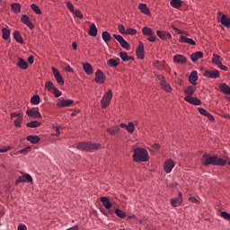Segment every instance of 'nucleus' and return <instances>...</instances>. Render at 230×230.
Wrapping results in <instances>:
<instances>
[{
  "mask_svg": "<svg viewBox=\"0 0 230 230\" xmlns=\"http://www.w3.org/2000/svg\"><path fill=\"white\" fill-rule=\"evenodd\" d=\"M202 166H226L227 164V161L226 159L219 158L217 155H209L208 153H204L202 155L201 160Z\"/></svg>",
  "mask_w": 230,
  "mask_h": 230,
  "instance_id": "nucleus-1",
  "label": "nucleus"
},
{
  "mask_svg": "<svg viewBox=\"0 0 230 230\" xmlns=\"http://www.w3.org/2000/svg\"><path fill=\"white\" fill-rule=\"evenodd\" d=\"M132 159L134 163H146L150 159L148 151L143 147H137L133 150Z\"/></svg>",
  "mask_w": 230,
  "mask_h": 230,
  "instance_id": "nucleus-2",
  "label": "nucleus"
},
{
  "mask_svg": "<svg viewBox=\"0 0 230 230\" xmlns=\"http://www.w3.org/2000/svg\"><path fill=\"white\" fill-rule=\"evenodd\" d=\"M75 148L82 150V152H94V150H100L102 148V144L92 141H82L76 145Z\"/></svg>",
  "mask_w": 230,
  "mask_h": 230,
  "instance_id": "nucleus-3",
  "label": "nucleus"
},
{
  "mask_svg": "<svg viewBox=\"0 0 230 230\" xmlns=\"http://www.w3.org/2000/svg\"><path fill=\"white\" fill-rule=\"evenodd\" d=\"M112 100V90L109 89L101 100L102 109H107L111 105Z\"/></svg>",
  "mask_w": 230,
  "mask_h": 230,
  "instance_id": "nucleus-4",
  "label": "nucleus"
},
{
  "mask_svg": "<svg viewBox=\"0 0 230 230\" xmlns=\"http://www.w3.org/2000/svg\"><path fill=\"white\" fill-rule=\"evenodd\" d=\"M112 37H113V39L118 40V42L120 44V46H121V48H123V49H127V51H129L130 44H128V42H127V40H125L123 36L118 35V34H113Z\"/></svg>",
  "mask_w": 230,
  "mask_h": 230,
  "instance_id": "nucleus-5",
  "label": "nucleus"
},
{
  "mask_svg": "<svg viewBox=\"0 0 230 230\" xmlns=\"http://www.w3.org/2000/svg\"><path fill=\"white\" fill-rule=\"evenodd\" d=\"M107 80V76H105V74L103 73V71L102 69H97V71L95 72V78H94V82L95 84H105Z\"/></svg>",
  "mask_w": 230,
  "mask_h": 230,
  "instance_id": "nucleus-6",
  "label": "nucleus"
},
{
  "mask_svg": "<svg viewBox=\"0 0 230 230\" xmlns=\"http://www.w3.org/2000/svg\"><path fill=\"white\" fill-rule=\"evenodd\" d=\"M203 76H205V78H211L212 80H217V78H220V71L217 69L206 70L203 73Z\"/></svg>",
  "mask_w": 230,
  "mask_h": 230,
  "instance_id": "nucleus-7",
  "label": "nucleus"
},
{
  "mask_svg": "<svg viewBox=\"0 0 230 230\" xmlns=\"http://www.w3.org/2000/svg\"><path fill=\"white\" fill-rule=\"evenodd\" d=\"M136 55L138 60L145 59V44H143L142 41H140L137 47Z\"/></svg>",
  "mask_w": 230,
  "mask_h": 230,
  "instance_id": "nucleus-8",
  "label": "nucleus"
},
{
  "mask_svg": "<svg viewBox=\"0 0 230 230\" xmlns=\"http://www.w3.org/2000/svg\"><path fill=\"white\" fill-rule=\"evenodd\" d=\"M73 103H75V101L71 99H58L57 102V107H70Z\"/></svg>",
  "mask_w": 230,
  "mask_h": 230,
  "instance_id": "nucleus-9",
  "label": "nucleus"
},
{
  "mask_svg": "<svg viewBox=\"0 0 230 230\" xmlns=\"http://www.w3.org/2000/svg\"><path fill=\"white\" fill-rule=\"evenodd\" d=\"M52 73L54 75V78H56L57 84H58V85H64V77H62V75L60 74L58 69L52 67Z\"/></svg>",
  "mask_w": 230,
  "mask_h": 230,
  "instance_id": "nucleus-10",
  "label": "nucleus"
},
{
  "mask_svg": "<svg viewBox=\"0 0 230 230\" xmlns=\"http://www.w3.org/2000/svg\"><path fill=\"white\" fill-rule=\"evenodd\" d=\"M21 182H33V178L30 174H23L22 176L18 177L15 181V186L21 184Z\"/></svg>",
  "mask_w": 230,
  "mask_h": 230,
  "instance_id": "nucleus-11",
  "label": "nucleus"
},
{
  "mask_svg": "<svg viewBox=\"0 0 230 230\" xmlns=\"http://www.w3.org/2000/svg\"><path fill=\"white\" fill-rule=\"evenodd\" d=\"M184 101L190 103V105H202V101L198 97H193V95L185 96Z\"/></svg>",
  "mask_w": 230,
  "mask_h": 230,
  "instance_id": "nucleus-12",
  "label": "nucleus"
},
{
  "mask_svg": "<svg viewBox=\"0 0 230 230\" xmlns=\"http://www.w3.org/2000/svg\"><path fill=\"white\" fill-rule=\"evenodd\" d=\"M174 167L175 163L173 162V160L169 159L165 161L164 164V172H165V173H170Z\"/></svg>",
  "mask_w": 230,
  "mask_h": 230,
  "instance_id": "nucleus-13",
  "label": "nucleus"
},
{
  "mask_svg": "<svg viewBox=\"0 0 230 230\" xmlns=\"http://www.w3.org/2000/svg\"><path fill=\"white\" fill-rule=\"evenodd\" d=\"M156 35L161 40H172V33L166 31H157Z\"/></svg>",
  "mask_w": 230,
  "mask_h": 230,
  "instance_id": "nucleus-14",
  "label": "nucleus"
},
{
  "mask_svg": "<svg viewBox=\"0 0 230 230\" xmlns=\"http://www.w3.org/2000/svg\"><path fill=\"white\" fill-rule=\"evenodd\" d=\"M178 41L180 42V44H189L190 46H197V42H195L193 39L188 38L184 35H181Z\"/></svg>",
  "mask_w": 230,
  "mask_h": 230,
  "instance_id": "nucleus-15",
  "label": "nucleus"
},
{
  "mask_svg": "<svg viewBox=\"0 0 230 230\" xmlns=\"http://www.w3.org/2000/svg\"><path fill=\"white\" fill-rule=\"evenodd\" d=\"M21 22L25 24V26H27L29 30H33V28H35V25L33 24V22H31L30 17L26 14L22 15Z\"/></svg>",
  "mask_w": 230,
  "mask_h": 230,
  "instance_id": "nucleus-16",
  "label": "nucleus"
},
{
  "mask_svg": "<svg viewBox=\"0 0 230 230\" xmlns=\"http://www.w3.org/2000/svg\"><path fill=\"white\" fill-rule=\"evenodd\" d=\"M26 114L27 116H29L30 118H42V116L40 115V112L39 111V110H35L34 108L29 109L26 111Z\"/></svg>",
  "mask_w": 230,
  "mask_h": 230,
  "instance_id": "nucleus-17",
  "label": "nucleus"
},
{
  "mask_svg": "<svg viewBox=\"0 0 230 230\" xmlns=\"http://www.w3.org/2000/svg\"><path fill=\"white\" fill-rule=\"evenodd\" d=\"M172 58H173V62H175L176 64H186L188 62V58H186L185 56L181 54H177L173 56Z\"/></svg>",
  "mask_w": 230,
  "mask_h": 230,
  "instance_id": "nucleus-18",
  "label": "nucleus"
},
{
  "mask_svg": "<svg viewBox=\"0 0 230 230\" xmlns=\"http://www.w3.org/2000/svg\"><path fill=\"white\" fill-rule=\"evenodd\" d=\"M177 204H178V206H181V204H182L181 192L178 193V198H174V199H171V205L172 206V208H177Z\"/></svg>",
  "mask_w": 230,
  "mask_h": 230,
  "instance_id": "nucleus-19",
  "label": "nucleus"
},
{
  "mask_svg": "<svg viewBox=\"0 0 230 230\" xmlns=\"http://www.w3.org/2000/svg\"><path fill=\"white\" fill-rule=\"evenodd\" d=\"M197 91L196 85H189L184 90L183 93L186 94V96H193L195 94V92Z\"/></svg>",
  "mask_w": 230,
  "mask_h": 230,
  "instance_id": "nucleus-20",
  "label": "nucleus"
},
{
  "mask_svg": "<svg viewBox=\"0 0 230 230\" xmlns=\"http://www.w3.org/2000/svg\"><path fill=\"white\" fill-rule=\"evenodd\" d=\"M197 80H199V75L197 70H194L189 76V82L191 84V85H197Z\"/></svg>",
  "mask_w": 230,
  "mask_h": 230,
  "instance_id": "nucleus-21",
  "label": "nucleus"
},
{
  "mask_svg": "<svg viewBox=\"0 0 230 230\" xmlns=\"http://www.w3.org/2000/svg\"><path fill=\"white\" fill-rule=\"evenodd\" d=\"M219 89H220L221 93H223L224 94H230V86L227 85L226 83L220 84ZM228 102H230V97L228 99Z\"/></svg>",
  "mask_w": 230,
  "mask_h": 230,
  "instance_id": "nucleus-22",
  "label": "nucleus"
},
{
  "mask_svg": "<svg viewBox=\"0 0 230 230\" xmlns=\"http://www.w3.org/2000/svg\"><path fill=\"white\" fill-rule=\"evenodd\" d=\"M138 10H140L141 13H144L145 15H151L150 9H148L146 4H139Z\"/></svg>",
  "mask_w": 230,
  "mask_h": 230,
  "instance_id": "nucleus-23",
  "label": "nucleus"
},
{
  "mask_svg": "<svg viewBox=\"0 0 230 230\" xmlns=\"http://www.w3.org/2000/svg\"><path fill=\"white\" fill-rule=\"evenodd\" d=\"M199 58H204V53L202 51H198L190 55L192 62H197Z\"/></svg>",
  "mask_w": 230,
  "mask_h": 230,
  "instance_id": "nucleus-24",
  "label": "nucleus"
},
{
  "mask_svg": "<svg viewBox=\"0 0 230 230\" xmlns=\"http://www.w3.org/2000/svg\"><path fill=\"white\" fill-rule=\"evenodd\" d=\"M101 202L105 209H111V208H112V203L109 200L107 197H102Z\"/></svg>",
  "mask_w": 230,
  "mask_h": 230,
  "instance_id": "nucleus-25",
  "label": "nucleus"
},
{
  "mask_svg": "<svg viewBox=\"0 0 230 230\" xmlns=\"http://www.w3.org/2000/svg\"><path fill=\"white\" fill-rule=\"evenodd\" d=\"M18 60L19 62L16 63L17 67L23 70L28 69V62H26V60H24L22 58H19Z\"/></svg>",
  "mask_w": 230,
  "mask_h": 230,
  "instance_id": "nucleus-26",
  "label": "nucleus"
},
{
  "mask_svg": "<svg viewBox=\"0 0 230 230\" xmlns=\"http://www.w3.org/2000/svg\"><path fill=\"white\" fill-rule=\"evenodd\" d=\"M119 65V58H111L109 60H107V66L109 67H118V66Z\"/></svg>",
  "mask_w": 230,
  "mask_h": 230,
  "instance_id": "nucleus-27",
  "label": "nucleus"
},
{
  "mask_svg": "<svg viewBox=\"0 0 230 230\" xmlns=\"http://www.w3.org/2000/svg\"><path fill=\"white\" fill-rule=\"evenodd\" d=\"M13 39L16 42H18V44H24V40L22 39V36L19 31H15L13 32Z\"/></svg>",
  "mask_w": 230,
  "mask_h": 230,
  "instance_id": "nucleus-28",
  "label": "nucleus"
},
{
  "mask_svg": "<svg viewBox=\"0 0 230 230\" xmlns=\"http://www.w3.org/2000/svg\"><path fill=\"white\" fill-rule=\"evenodd\" d=\"M88 34L90 35V37H96V35H98V28H96V24L92 23L90 25Z\"/></svg>",
  "mask_w": 230,
  "mask_h": 230,
  "instance_id": "nucleus-29",
  "label": "nucleus"
},
{
  "mask_svg": "<svg viewBox=\"0 0 230 230\" xmlns=\"http://www.w3.org/2000/svg\"><path fill=\"white\" fill-rule=\"evenodd\" d=\"M222 60H223V58L221 56H219L217 54H213L212 64H215L218 67L219 66H221Z\"/></svg>",
  "mask_w": 230,
  "mask_h": 230,
  "instance_id": "nucleus-30",
  "label": "nucleus"
},
{
  "mask_svg": "<svg viewBox=\"0 0 230 230\" xmlns=\"http://www.w3.org/2000/svg\"><path fill=\"white\" fill-rule=\"evenodd\" d=\"M160 86L163 91H165V93H172V85H170L166 81L160 82Z\"/></svg>",
  "mask_w": 230,
  "mask_h": 230,
  "instance_id": "nucleus-31",
  "label": "nucleus"
},
{
  "mask_svg": "<svg viewBox=\"0 0 230 230\" xmlns=\"http://www.w3.org/2000/svg\"><path fill=\"white\" fill-rule=\"evenodd\" d=\"M27 141H29L32 145H37V143L40 141V137L39 136L29 135L27 137Z\"/></svg>",
  "mask_w": 230,
  "mask_h": 230,
  "instance_id": "nucleus-32",
  "label": "nucleus"
},
{
  "mask_svg": "<svg viewBox=\"0 0 230 230\" xmlns=\"http://www.w3.org/2000/svg\"><path fill=\"white\" fill-rule=\"evenodd\" d=\"M106 131L108 132V134H110V136H116V134H118V132H119V127L113 126L111 128H107Z\"/></svg>",
  "mask_w": 230,
  "mask_h": 230,
  "instance_id": "nucleus-33",
  "label": "nucleus"
},
{
  "mask_svg": "<svg viewBox=\"0 0 230 230\" xmlns=\"http://www.w3.org/2000/svg\"><path fill=\"white\" fill-rule=\"evenodd\" d=\"M220 22L226 28H230V18H227V15L223 14L221 17Z\"/></svg>",
  "mask_w": 230,
  "mask_h": 230,
  "instance_id": "nucleus-34",
  "label": "nucleus"
},
{
  "mask_svg": "<svg viewBox=\"0 0 230 230\" xmlns=\"http://www.w3.org/2000/svg\"><path fill=\"white\" fill-rule=\"evenodd\" d=\"M83 69L86 75H93V66L90 63H83Z\"/></svg>",
  "mask_w": 230,
  "mask_h": 230,
  "instance_id": "nucleus-35",
  "label": "nucleus"
},
{
  "mask_svg": "<svg viewBox=\"0 0 230 230\" xmlns=\"http://www.w3.org/2000/svg\"><path fill=\"white\" fill-rule=\"evenodd\" d=\"M119 58L123 62H128V60H134V57L128 56L127 52H120Z\"/></svg>",
  "mask_w": 230,
  "mask_h": 230,
  "instance_id": "nucleus-36",
  "label": "nucleus"
},
{
  "mask_svg": "<svg viewBox=\"0 0 230 230\" xmlns=\"http://www.w3.org/2000/svg\"><path fill=\"white\" fill-rule=\"evenodd\" d=\"M41 123L39 120H31L26 124L28 128H37V127H40Z\"/></svg>",
  "mask_w": 230,
  "mask_h": 230,
  "instance_id": "nucleus-37",
  "label": "nucleus"
},
{
  "mask_svg": "<svg viewBox=\"0 0 230 230\" xmlns=\"http://www.w3.org/2000/svg\"><path fill=\"white\" fill-rule=\"evenodd\" d=\"M171 6H172V8H181L182 7V0H171L170 2Z\"/></svg>",
  "mask_w": 230,
  "mask_h": 230,
  "instance_id": "nucleus-38",
  "label": "nucleus"
},
{
  "mask_svg": "<svg viewBox=\"0 0 230 230\" xmlns=\"http://www.w3.org/2000/svg\"><path fill=\"white\" fill-rule=\"evenodd\" d=\"M11 10L14 13H21V4L19 3H13L11 4Z\"/></svg>",
  "mask_w": 230,
  "mask_h": 230,
  "instance_id": "nucleus-39",
  "label": "nucleus"
},
{
  "mask_svg": "<svg viewBox=\"0 0 230 230\" xmlns=\"http://www.w3.org/2000/svg\"><path fill=\"white\" fill-rule=\"evenodd\" d=\"M10 30H8V28H3L2 29V39H4V40H8L10 39Z\"/></svg>",
  "mask_w": 230,
  "mask_h": 230,
  "instance_id": "nucleus-40",
  "label": "nucleus"
},
{
  "mask_svg": "<svg viewBox=\"0 0 230 230\" xmlns=\"http://www.w3.org/2000/svg\"><path fill=\"white\" fill-rule=\"evenodd\" d=\"M31 9L32 12H34L37 15H42V11L40 10V7L39 5L32 4H31Z\"/></svg>",
  "mask_w": 230,
  "mask_h": 230,
  "instance_id": "nucleus-41",
  "label": "nucleus"
},
{
  "mask_svg": "<svg viewBox=\"0 0 230 230\" xmlns=\"http://www.w3.org/2000/svg\"><path fill=\"white\" fill-rule=\"evenodd\" d=\"M142 33L143 35H145V37H149V35H152V33H154V31H152V28L144 27L142 29Z\"/></svg>",
  "mask_w": 230,
  "mask_h": 230,
  "instance_id": "nucleus-42",
  "label": "nucleus"
},
{
  "mask_svg": "<svg viewBox=\"0 0 230 230\" xmlns=\"http://www.w3.org/2000/svg\"><path fill=\"white\" fill-rule=\"evenodd\" d=\"M31 103H32V105H39V103H40V96L39 95H33L31 98Z\"/></svg>",
  "mask_w": 230,
  "mask_h": 230,
  "instance_id": "nucleus-43",
  "label": "nucleus"
},
{
  "mask_svg": "<svg viewBox=\"0 0 230 230\" xmlns=\"http://www.w3.org/2000/svg\"><path fill=\"white\" fill-rule=\"evenodd\" d=\"M102 40H104V42H109L111 39V33H109V31H107L102 32Z\"/></svg>",
  "mask_w": 230,
  "mask_h": 230,
  "instance_id": "nucleus-44",
  "label": "nucleus"
},
{
  "mask_svg": "<svg viewBox=\"0 0 230 230\" xmlns=\"http://www.w3.org/2000/svg\"><path fill=\"white\" fill-rule=\"evenodd\" d=\"M115 214L117 217H119V218H125V217H127V213L119 208L115 209Z\"/></svg>",
  "mask_w": 230,
  "mask_h": 230,
  "instance_id": "nucleus-45",
  "label": "nucleus"
},
{
  "mask_svg": "<svg viewBox=\"0 0 230 230\" xmlns=\"http://www.w3.org/2000/svg\"><path fill=\"white\" fill-rule=\"evenodd\" d=\"M45 88H46L49 92H51V91H54L56 87H55V85L53 84V82L49 81V82L45 83Z\"/></svg>",
  "mask_w": 230,
  "mask_h": 230,
  "instance_id": "nucleus-46",
  "label": "nucleus"
},
{
  "mask_svg": "<svg viewBox=\"0 0 230 230\" xmlns=\"http://www.w3.org/2000/svg\"><path fill=\"white\" fill-rule=\"evenodd\" d=\"M135 129H136V126H134V122H128V128H126V130H128L129 134H134Z\"/></svg>",
  "mask_w": 230,
  "mask_h": 230,
  "instance_id": "nucleus-47",
  "label": "nucleus"
},
{
  "mask_svg": "<svg viewBox=\"0 0 230 230\" xmlns=\"http://www.w3.org/2000/svg\"><path fill=\"white\" fill-rule=\"evenodd\" d=\"M30 150H31V146H27L22 148V149L19 151V154H22L23 155H26V154H28V152H30Z\"/></svg>",
  "mask_w": 230,
  "mask_h": 230,
  "instance_id": "nucleus-48",
  "label": "nucleus"
},
{
  "mask_svg": "<svg viewBox=\"0 0 230 230\" xmlns=\"http://www.w3.org/2000/svg\"><path fill=\"white\" fill-rule=\"evenodd\" d=\"M137 33V30L134 28H129L126 30V35H136Z\"/></svg>",
  "mask_w": 230,
  "mask_h": 230,
  "instance_id": "nucleus-49",
  "label": "nucleus"
},
{
  "mask_svg": "<svg viewBox=\"0 0 230 230\" xmlns=\"http://www.w3.org/2000/svg\"><path fill=\"white\" fill-rule=\"evenodd\" d=\"M22 125V117L18 118L14 120V127H17V128H21Z\"/></svg>",
  "mask_w": 230,
  "mask_h": 230,
  "instance_id": "nucleus-50",
  "label": "nucleus"
},
{
  "mask_svg": "<svg viewBox=\"0 0 230 230\" xmlns=\"http://www.w3.org/2000/svg\"><path fill=\"white\" fill-rule=\"evenodd\" d=\"M72 13H75V17H77L78 19H84V13H82L81 10L76 9Z\"/></svg>",
  "mask_w": 230,
  "mask_h": 230,
  "instance_id": "nucleus-51",
  "label": "nucleus"
},
{
  "mask_svg": "<svg viewBox=\"0 0 230 230\" xmlns=\"http://www.w3.org/2000/svg\"><path fill=\"white\" fill-rule=\"evenodd\" d=\"M220 217H222V218H225V220H230V214L226 211H222L220 213Z\"/></svg>",
  "mask_w": 230,
  "mask_h": 230,
  "instance_id": "nucleus-52",
  "label": "nucleus"
},
{
  "mask_svg": "<svg viewBox=\"0 0 230 230\" xmlns=\"http://www.w3.org/2000/svg\"><path fill=\"white\" fill-rule=\"evenodd\" d=\"M205 116H206V118H208V121L215 123V117L213 116V114L209 113V111H208Z\"/></svg>",
  "mask_w": 230,
  "mask_h": 230,
  "instance_id": "nucleus-53",
  "label": "nucleus"
},
{
  "mask_svg": "<svg viewBox=\"0 0 230 230\" xmlns=\"http://www.w3.org/2000/svg\"><path fill=\"white\" fill-rule=\"evenodd\" d=\"M53 93L56 98H60V96H62V92L58 91V88L57 87L54 88Z\"/></svg>",
  "mask_w": 230,
  "mask_h": 230,
  "instance_id": "nucleus-54",
  "label": "nucleus"
},
{
  "mask_svg": "<svg viewBox=\"0 0 230 230\" xmlns=\"http://www.w3.org/2000/svg\"><path fill=\"white\" fill-rule=\"evenodd\" d=\"M119 33H121V35H126L127 30H125V25L123 24L119 25Z\"/></svg>",
  "mask_w": 230,
  "mask_h": 230,
  "instance_id": "nucleus-55",
  "label": "nucleus"
},
{
  "mask_svg": "<svg viewBox=\"0 0 230 230\" xmlns=\"http://www.w3.org/2000/svg\"><path fill=\"white\" fill-rule=\"evenodd\" d=\"M172 30L175 32H178L179 35H182V33H187L186 31H181L175 27V25L171 26Z\"/></svg>",
  "mask_w": 230,
  "mask_h": 230,
  "instance_id": "nucleus-56",
  "label": "nucleus"
},
{
  "mask_svg": "<svg viewBox=\"0 0 230 230\" xmlns=\"http://www.w3.org/2000/svg\"><path fill=\"white\" fill-rule=\"evenodd\" d=\"M66 8H68L69 12H75V6L71 2H66Z\"/></svg>",
  "mask_w": 230,
  "mask_h": 230,
  "instance_id": "nucleus-57",
  "label": "nucleus"
},
{
  "mask_svg": "<svg viewBox=\"0 0 230 230\" xmlns=\"http://www.w3.org/2000/svg\"><path fill=\"white\" fill-rule=\"evenodd\" d=\"M13 118H22V113L19 112H12L11 113V119H13Z\"/></svg>",
  "mask_w": 230,
  "mask_h": 230,
  "instance_id": "nucleus-58",
  "label": "nucleus"
},
{
  "mask_svg": "<svg viewBox=\"0 0 230 230\" xmlns=\"http://www.w3.org/2000/svg\"><path fill=\"white\" fill-rule=\"evenodd\" d=\"M155 39L156 37L154 35V32L152 33V35H149L147 38L148 42H155Z\"/></svg>",
  "mask_w": 230,
  "mask_h": 230,
  "instance_id": "nucleus-59",
  "label": "nucleus"
},
{
  "mask_svg": "<svg viewBox=\"0 0 230 230\" xmlns=\"http://www.w3.org/2000/svg\"><path fill=\"white\" fill-rule=\"evenodd\" d=\"M189 200L190 202H193L194 204H200V201H199V199H197V198L195 197H190Z\"/></svg>",
  "mask_w": 230,
  "mask_h": 230,
  "instance_id": "nucleus-60",
  "label": "nucleus"
},
{
  "mask_svg": "<svg viewBox=\"0 0 230 230\" xmlns=\"http://www.w3.org/2000/svg\"><path fill=\"white\" fill-rule=\"evenodd\" d=\"M198 111L199 112V114H202V116H206L208 110L204 109V108H198Z\"/></svg>",
  "mask_w": 230,
  "mask_h": 230,
  "instance_id": "nucleus-61",
  "label": "nucleus"
},
{
  "mask_svg": "<svg viewBox=\"0 0 230 230\" xmlns=\"http://www.w3.org/2000/svg\"><path fill=\"white\" fill-rule=\"evenodd\" d=\"M65 71H66V73H75V70H73V68L69 65L66 66Z\"/></svg>",
  "mask_w": 230,
  "mask_h": 230,
  "instance_id": "nucleus-62",
  "label": "nucleus"
},
{
  "mask_svg": "<svg viewBox=\"0 0 230 230\" xmlns=\"http://www.w3.org/2000/svg\"><path fill=\"white\" fill-rule=\"evenodd\" d=\"M10 146H5V147H0V153L4 154V152H8L10 150Z\"/></svg>",
  "mask_w": 230,
  "mask_h": 230,
  "instance_id": "nucleus-63",
  "label": "nucleus"
},
{
  "mask_svg": "<svg viewBox=\"0 0 230 230\" xmlns=\"http://www.w3.org/2000/svg\"><path fill=\"white\" fill-rule=\"evenodd\" d=\"M17 230H28L26 225H19Z\"/></svg>",
  "mask_w": 230,
  "mask_h": 230,
  "instance_id": "nucleus-64",
  "label": "nucleus"
}]
</instances>
